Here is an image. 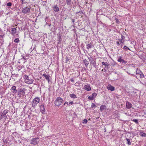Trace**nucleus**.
I'll list each match as a JSON object with an SVG mask.
<instances>
[{"label": "nucleus", "instance_id": "nucleus-17", "mask_svg": "<svg viewBox=\"0 0 146 146\" xmlns=\"http://www.w3.org/2000/svg\"><path fill=\"white\" fill-rule=\"evenodd\" d=\"M17 29L15 28H12L11 29V33L13 34L16 33L17 31Z\"/></svg>", "mask_w": 146, "mask_h": 146}, {"label": "nucleus", "instance_id": "nucleus-13", "mask_svg": "<svg viewBox=\"0 0 146 146\" xmlns=\"http://www.w3.org/2000/svg\"><path fill=\"white\" fill-rule=\"evenodd\" d=\"M126 107L128 109H130L132 107L131 104L128 102L127 101L126 103Z\"/></svg>", "mask_w": 146, "mask_h": 146}, {"label": "nucleus", "instance_id": "nucleus-9", "mask_svg": "<svg viewBox=\"0 0 146 146\" xmlns=\"http://www.w3.org/2000/svg\"><path fill=\"white\" fill-rule=\"evenodd\" d=\"M11 91L12 93L14 94H16L18 92L17 90L16 89V88L15 86H13L11 88Z\"/></svg>", "mask_w": 146, "mask_h": 146}, {"label": "nucleus", "instance_id": "nucleus-42", "mask_svg": "<svg viewBox=\"0 0 146 146\" xmlns=\"http://www.w3.org/2000/svg\"><path fill=\"white\" fill-rule=\"evenodd\" d=\"M115 19L116 20V22L117 23H119V21L118 19Z\"/></svg>", "mask_w": 146, "mask_h": 146}, {"label": "nucleus", "instance_id": "nucleus-35", "mask_svg": "<svg viewBox=\"0 0 146 146\" xmlns=\"http://www.w3.org/2000/svg\"><path fill=\"white\" fill-rule=\"evenodd\" d=\"M7 5L8 6H11L12 5V3L11 2H9L7 3Z\"/></svg>", "mask_w": 146, "mask_h": 146}, {"label": "nucleus", "instance_id": "nucleus-10", "mask_svg": "<svg viewBox=\"0 0 146 146\" xmlns=\"http://www.w3.org/2000/svg\"><path fill=\"white\" fill-rule=\"evenodd\" d=\"M52 8L54 11L56 12H58L59 11V8L56 5H54L52 7Z\"/></svg>", "mask_w": 146, "mask_h": 146}, {"label": "nucleus", "instance_id": "nucleus-36", "mask_svg": "<svg viewBox=\"0 0 146 146\" xmlns=\"http://www.w3.org/2000/svg\"><path fill=\"white\" fill-rule=\"evenodd\" d=\"M96 107L95 104L94 103H92L91 107L92 108H93Z\"/></svg>", "mask_w": 146, "mask_h": 146}, {"label": "nucleus", "instance_id": "nucleus-53", "mask_svg": "<svg viewBox=\"0 0 146 146\" xmlns=\"http://www.w3.org/2000/svg\"><path fill=\"white\" fill-rule=\"evenodd\" d=\"M80 13L79 12H76V14H78V13Z\"/></svg>", "mask_w": 146, "mask_h": 146}, {"label": "nucleus", "instance_id": "nucleus-49", "mask_svg": "<svg viewBox=\"0 0 146 146\" xmlns=\"http://www.w3.org/2000/svg\"><path fill=\"white\" fill-rule=\"evenodd\" d=\"M22 56V58H21V59H24L25 60H26V58L24 57V56Z\"/></svg>", "mask_w": 146, "mask_h": 146}, {"label": "nucleus", "instance_id": "nucleus-16", "mask_svg": "<svg viewBox=\"0 0 146 146\" xmlns=\"http://www.w3.org/2000/svg\"><path fill=\"white\" fill-rule=\"evenodd\" d=\"M106 107L104 105H102L100 108V110L101 111H103L106 110Z\"/></svg>", "mask_w": 146, "mask_h": 146}, {"label": "nucleus", "instance_id": "nucleus-18", "mask_svg": "<svg viewBox=\"0 0 146 146\" xmlns=\"http://www.w3.org/2000/svg\"><path fill=\"white\" fill-rule=\"evenodd\" d=\"M102 64L103 65L105 66V68H108V67H109L110 66V65L107 62H102Z\"/></svg>", "mask_w": 146, "mask_h": 146}, {"label": "nucleus", "instance_id": "nucleus-46", "mask_svg": "<svg viewBox=\"0 0 146 146\" xmlns=\"http://www.w3.org/2000/svg\"><path fill=\"white\" fill-rule=\"evenodd\" d=\"M79 84L77 82L74 85L76 86H78V85Z\"/></svg>", "mask_w": 146, "mask_h": 146}, {"label": "nucleus", "instance_id": "nucleus-38", "mask_svg": "<svg viewBox=\"0 0 146 146\" xmlns=\"http://www.w3.org/2000/svg\"><path fill=\"white\" fill-rule=\"evenodd\" d=\"M127 61H126L125 60H123L121 62L122 64L124 63V64H126V63H127Z\"/></svg>", "mask_w": 146, "mask_h": 146}, {"label": "nucleus", "instance_id": "nucleus-44", "mask_svg": "<svg viewBox=\"0 0 146 146\" xmlns=\"http://www.w3.org/2000/svg\"><path fill=\"white\" fill-rule=\"evenodd\" d=\"M3 35H0V39L1 40L3 39Z\"/></svg>", "mask_w": 146, "mask_h": 146}, {"label": "nucleus", "instance_id": "nucleus-24", "mask_svg": "<svg viewBox=\"0 0 146 146\" xmlns=\"http://www.w3.org/2000/svg\"><path fill=\"white\" fill-rule=\"evenodd\" d=\"M122 57L121 56H119L117 60V61L119 62H121L123 59H122Z\"/></svg>", "mask_w": 146, "mask_h": 146}, {"label": "nucleus", "instance_id": "nucleus-6", "mask_svg": "<svg viewBox=\"0 0 146 146\" xmlns=\"http://www.w3.org/2000/svg\"><path fill=\"white\" fill-rule=\"evenodd\" d=\"M88 59L89 60L90 62L91 65H93L94 67H96V62L95 60H94L93 58L91 57L88 58Z\"/></svg>", "mask_w": 146, "mask_h": 146}, {"label": "nucleus", "instance_id": "nucleus-21", "mask_svg": "<svg viewBox=\"0 0 146 146\" xmlns=\"http://www.w3.org/2000/svg\"><path fill=\"white\" fill-rule=\"evenodd\" d=\"M94 46H93L92 45L90 44H88L87 45V49H88Z\"/></svg>", "mask_w": 146, "mask_h": 146}, {"label": "nucleus", "instance_id": "nucleus-29", "mask_svg": "<svg viewBox=\"0 0 146 146\" xmlns=\"http://www.w3.org/2000/svg\"><path fill=\"white\" fill-rule=\"evenodd\" d=\"M141 73H142V72L140 70H137L136 71L137 74H139Z\"/></svg>", "mask_w": 146, "mask_h": 146}, {"label": "nucleus", "instance_id": "nucleus-60", "mask_svg": "<svg viewBox=\"0 0 146 146\" xmlns=\"http://www.w3.org/2000/svg\"><path fill=\"white\" fill-rule=\"evenodd\" d=\"M74 115H75V113H74Z\"/></svg>", "mask_w": 146, "mask_h": 146}, {"label": "nucleus", "instance_id": "nucleus-56", "mask_svg": "<svg viewBox=\"0 0 146 146\" xmlns=\"http://www.w3.org/2000/svg\"><path fill=\"white\" fill-rule=\"evenodd\" d=\"M68 60H67L66 61H68Z\"/></svg>", "mask_w": 146, "mask_h": 146}, {"label": "nucleus", "instance_id": "nucleus-58", "mask_svg": "<svg viewBox=\"0 0 146 146\" xmlns=\"http://www.w3.org/2000/svg\"><path fill=\"white\" fill-rule=\"evenodd\" d=\"M127 73H128L129 74H130V73H128V72H127Z\"/></svg>", "mask_w": 146, "mask_h": 146}, {"label": "nucleus", "instance_id": "nucleus-52", "mask_svg": "<svg viewBox=\"0 0 146 146\" xmlns=\"http://www.w3.org/2000/svg\"><path fill=\"white\" fill-rule=\"evenodd\" d=\"M71 81L72 82H74V79H73V78L71 79Z\"/></svg>", "mask_w": 146, "mask_h": 146}, {"label": "nucleus", "instance_id": "nucleus-4", "mask_svg": "<svg viewBox=\"0 0 146 146\" xmlns=\"http://www.w3.org/2000/svg\"><path fill=\"white\" fill-rule=\"evenodd\" d=\"M40 99L38 97H36L33 99L32 102V105L33 107H35L37 104L39 102Z\"/></svg>", "mask_w": 146, "mask_h": 146}, {"label": "nucleus", "instance_id": "nucleus-8", "mask_svg": "<svg viewBox=\"0 0 146 146\" xmlns=\"http://www.w3.org/2000/svg\"><path fill=\"white\" fill-rule=\"evenodd\" d=\"M22 11V12L25 14L30 13V9L27 7H26L23 8Z\"/></svg>", "mask_w": 146, "mask_h": 146}, {"label": "nucleus", "instance_id": "nucleus-2", "mask_svg": "<svg viewBox=\"0 0 146 146\" xmlns=\"http://www.w3.org/2000/svg\"><path fill=\"white\" fill-rule=\"evenodd\" d=\"M63 99L60 97H57L55 101V105L58 106H60L61 104L63 103Z\"/></svg>", "mask_w": 146, "mask_h": 146}, {"label": "nucleus", "instance_id": "nucleus-20", "mask_svg": "<svg viewBox=\"0 0 146 146\" xmlns=\"http://www.w3.org/2000/svg\"><path fill=\"white\" fill-rule=\"evenodd\" d=\"M70 96L71 98H76V95L74 94H70Z\"/></svg>", "mask_w": 146, "mask_h": 146}, {"label": "nucleus", "instance_id": "nucleus-32", "mask_svg": "<svg viewBox=\"0 0 146 146\" xmlns=\"http://www.w3.org/2000/svg\"><path fill=\"white\" fill-rule=\"evenodd\" d=\"M140 76V78H143L144 77V75L143 73H141L140 74H139Z\"/></svg>", "mask_w": 146, "mask_h": 146}, {"label": "nucleus", "instance_id": "nucleus-34", "mask_svg": "<svg viewBox=\"0 0 146 146\" xmlns=\"http://www.w3.org/2000/svg\"><path fill=\"white\" fill-rule=\"evenodd\" d=\"M123 49L125 50H126V49H128L129 50H130L129 48H128L126 46H124L123 47Z\"/></svg>", "mask_w": 146, "mask_h": 146}, {"label": "nucleus", "instance_id": "nucleus-23", "mask_svg": "<svg viewBox=\"0 0 146 146\" xmlns=\"http://www.w3.org/2000/svg\"><path fill=\"white\" fill-rule=\"evenodd\" d=\"M62 40V39L61 38V36H59L58 39V43H60Z\"/></svg>", "mask_w": 146, "mask_h": 146}, {"label": "nucleus", "instance_id": "nucleus-19", "mask_svg": "<svg viewBox=\"0 0 146 146\" xmlns=\"http://www.w3.org/2000/svg\"><path fill=\"white\" fill-rule=\"evenodd\" d=\"M40 111H42V113L45 112L44 108L43 106H40Z\"/></svg>", "mask_w": 146, "mask_h": 146}, {"label": "nucleus", "instance_id": "nucleus-1", "mask_svg": "<svg viewBox=\"0 0 146 146\" xmlns=\"http://www.w3.org/2000/svg\"><path fill=\"white\" fill-rule=\"evenodd\" d=\"M23 77L25 82L26 83L28 84H31L33 82V80L28 76L25 75Z\"/></svg>", "mask_w": 146, "mask_h": 146}, {"label": "nucleus", "instance_id": "nucleus-50", "mask_svg": "<svg viewBox=\"0 0 146 146\" xmlns=\"http://www.w3.org/2000/svg\"><path fill=\"white\" fill-rule=\"evenodd\" d=\"M79 12H80V13L81 14H83V12L82 11H79Z\"/></svg>", "mask_w": 146, "mask_h": 146}, {"label": "nucleus", "instance_id": "nucleus-45", "mask_svg": "<svg viewBox=\"0 0 146 146\" xmlns=\"http://www.w3.org/2000/svg\"><path fill=\"white\" fill-rule=\"evenodd\" d=\"M142 135V136L145 137L146 136V134L145 133H143Z\"/></svg>", "mask_w": 146, "mask_h": 146}, {"label": "nucleus", "instance_id": "nucleus-5", "mask_svg": "<svg viewBox=\"0 0 146 146\" xmlns=\"http://www.w3.org/2000/svg\"><path fill=\"white\" fill-rule=\"evenodd\" d=\"M39 142V139L38 137L33 138L31 141V144L33 145H36Z\"/></svg>", "mask_w": 146, "mask_h": 146}, {"label": "nucleus", "instance_id": "nucleus-37", "mask_svg": "<svg viewBox=\"0 0 146 146\" xmlns=\"http://www.w3.org/2000/svg\"><path fill=\"white\" fill-rule=\"evenodd\" d=\"M124 41L123 40V42H121L119 44V46H122L124 44Z\"/></svg>", "mask_w": 146, "mask_h": 146}, {"label": "nucleus", "instance_id": "nucleus-59", "mask_svg": "<svg viewBox=\"0 0 146 146\" xmlns=\"http://www.w3.org/2000/svg\"><path fill=\"white\" fill-rule=\"evenodd\" d=\"M74 115H75V113H74Z\"/></svg>", "mask_w": 146, "mask_h": 146}, {"label": "nucleus", "instance_id": "nucleus-27", "mask_svg": "<svg viewBox=\"0 0 146 146\" xmlns=\"http://www.w3.org/2000/svg\"><path fill=\"white\" fill-rule=\"evenodd\" d=\"M97 94L96 93L94 92L92 95V96L94 97V98L97 96Z\"/></svg>", "mask_w": 146, "mask_h": 146}, {"label": "nucleus", "instance_id": "nucleus-57", "mask_svg": "<svg viewBox=\"0 0 146 146\" xmlns=\"http://www.w3.org/2000/svg\"><path fill=\"white\" fill-rule=\"evenodd\" d=\"M68 60H67L66 61H68Z\"/></svg>", "mask_w": 146, "mask_h": 146}, {"label": "nucleus", "instance_id": "nucleus-25", "mask_svg": "<svg viewBox=\"0 0 146 146\" xmlns=\"http://www.w3.org/2000/svg\"><path fill=\"white\" fill-rule=\"evenodd\" d=\"M66 3L67 5H70L71 4V0H66Z\"/></svg>", "mask_w": 146, "mask_h": 146}, {"label": "nucleus", "instance_id": "nucleus-33", "mask_svg": "<svg viewBox=\"0 0 146 146\" xmlns=\"http://www.w3.org/2000/svg\"><path fill=\"white\" fill-rule=\"evenodd\" d=\"M132 121L135 122V123H138V120L137 119H133V120H132Z\"/></svg>", "mask_w": 146, "mask_h": 146}, {"label": "nucleus", "instance_id": "nucleus-55", "mask_svg": "<svg viewBox=\"0 0 146 146\" xmlns=\"http://www.w3.org/2000/svg\"><path fill=\"white\" fill-rule=\"evenodd\" d=\"M99 23H102L101 21H99Z\"/></svg>", "mask_w": 146, "mask_h": 146}, {"label": "nucleus", "instance_id": "nucleus-7", "mask_svg": "<svg viewBox=\"0 0 146 146\" xmlns=\"http://www.w3.org/2000/svg\"><path fill=\"white\" fill-rule=\"evenodd\" d=\"M8 110H4L3 111H1V112H0V118H2L8 112Z\"/></svg>", "mask_w": 146, "mask_h": 146}, {"label": "nucleus", "instance_id": "nucleus-61", "mask_svg": "<svg viewBox=\"0 0 146 146\" xmlns=\"http://www.w3.org/2000/svg\"><path fill=\"white\" fill-rule=\"evenodd\" d=\"M74 115H75V113H74Z\"/></svg>", "mask_w": 146, "mask_h": 146}, {"label": "nucleus", "instance_id": "nucleus-54", "mask_svg": "<svg viewBox=\"0 0 146 146\" xmlns=\"http://www.w3.org/2000/svg\"><path fill=\"white\" fill-rule=\"evenodd\" d=\"M21 1H22V4L23 3V2L24 1V0H21Z\"/></svg>", "mask_w": 146, "mask_h": 146}, {"label": "nucleus", "instance_id": "nucleus-15", "mask_svg": "<svg viewBox=\"0 0 146 146\" xmlns=\"http://www.w3.org/2000/svg\"><path fill=\"white\" fill-rule=\"evenodd\" d=\"M83 62L86 67H87L89 64V62L86 59L83 60Z\"/></svg>", "mask_w": 146, "mask_h": 146}, {"label": "nucleus", "instance_id": "nucleus-51", "mask_svg": "<svg viewBox=\"0 0 146 146\" xmlns=\"http://www.w3.org/2000/svg\"><path fill=\"white\" fill-rule=\"evenodd\" d=\"M119 40L120 41V42H123V41H122V40H122L121 39H120V40L119 39Z\"/></svg>", "mask_w": 146, "mask_h": 146}, {"label": "nucleus", "instance_id": "nucleus-43", "mask_svg": "<svg viewBox=\"0 0 146 146\" xmlns=\"http://www.w3.org/2000/svg\"><path fill=\"white\" fill-rule=\"evenodd\" d=\"M73 104H74V103L73 101L70 102H69V105H70V104L71 105H72Z\"/></svg>", "mask_w": 146, "mask_h": 146}, {"label": "nucleus", "instance_id": "nucleus-40", "mask_svg": "<svg viewBox=\"0 0 146 146\" xmlns=\"http://www.w3.org/2000/svg\"><path fill=\"white\" fill-rule=\"evenodd\" d=\"M121 39L123 40L125 38V37L124 36L122 35H121Z\"/></svg>", "mask_w": 146, "mask_h": 146}, {"label": "nucleus", "instance_id": "nucleus-48", "mask_svg": "<svg viewBox=\"0 0 146 146\" xmlns=\"http://www.w3.org/2000/svg\"><path fill=\"white\" fill-rule=\"evenodd\" d=\"M119 43H120L118 42H116L117 45H119Z\"/></svg>", "mask_w": 146, "mask_h": 146}, {"label": "nucleus", "instance_id": "nucleus-30", "mask_svg": "<svg viewBox=\"0 0 146 146\" xmlns=\"http://www.w3.org/2000/svg\"><path fill=\"white\" fill-rule=\"evenodd\" d=\"M3 142L5 143H7L8 141L6 139H5L4 138H3Z\"/></svg>", "mask_w": 146, "mask_h": 146}, {"label": "nucleus", "instance_id": "nucleus-47", "mask_svg": "<svg viewBox=\"0 0 146 146\" xmlns=\"http://www.w3.org/2000/svg\"><path fill=\"white\" fill-rule=\"evenodd\" d=\"M102 71H104V72H106V70L105 68H104V69L102 70Z\"/></svg>", "mask_w": 146, "mask_h": 146}, {"label": "nucleus", "instance_id": "nucleus-12", "mask_svg": "<svg viewBox=\"0 0 146 146\" xmlns=\"http://www.w3.org/2000/svg\"><path fill=\"white\" fill-rule=\"evenodd\" d=\"M84 88L85 90L88 91H90L91 89V88L89 84L85 85L84 86Z\"/></svg>", "mask_w": 146, "mask_h": 146}, {"label": "nucleus", "instance_id": "nucleus-41", "mask_svg": "<svg viewBox=\"0 0 146 146\" xmlns=\"http://www.w3.org/2000/svg\"><path fill=\"white\" fill-rule=\"evenodd\" d=\"M72 23H73V25H74V22H75V19H72Z\"/></svg>", "mask_w": 146, "mask_h": 146}, {"label": "nucleus", "instance_id": "nucleus-28", "mask_svg": "<svg viewBox=\"0 0 146 146\" xmlns=\"http://www.w3.org/2000/svg\"><path fill=\"white\" fill-rule=\"evenodd\" d=\"M88 122V121L86 119H85L83 120V121L82 122V123H85L86 124V123Z\"/></svg>", "mask_w": 146, "mask_h": 146}, {"label": "nucleus", "instance_id": "nucleus-26", "mask_svg": "<svg viewBox=\"0 0 146 146\" xmlns=\"http://www.w3.org/2000/svg\"><path fill=\"white\" fill-rule=\"evenodd\" d=\"M14 42L15 43H18L19 42V38H16L14 40Z\"/></svg>", "mask_w": 146, "mask_h": 146}, {"label": "nucleus", "instance_id": "nucleus-31", "mask_svg": "<svg viewBox=\"0 0 146 146\" xmlns=\"http://www.w3.org/2000/svg\"><path fill=\"white\" fill-rule=\"evenodd\" d=\"M88 99L89 100H93L94 98V97L92 96L91 95V96L88 97Z\"/></svg>", "mask_w": 146, "mask_h": 146}, {"label": "nucleus", "instance_id": "nucleus-39", "mask_svg": "<svg viewBox=\"0 0 146 146\" xmlns=\"http://www.w3.org/2000/svg\"><path fill=\"white\" fill-rule=\"evenodd\" d=\"M66 105H69V103L68 102H66L64 104V106H65Z\"/></svg>", "mask_w": 146, "mask_h": 146}, {"label": "nucleus", "instance_id": "nucleus-3", "mask_svg": "<svg viewBox=\"0 0 146 146\" xmlns=\"http://www.w3.org/2000/svg\"><path fill=\"white\" fill-rule=\"evenodd\" d=\"M25 90H26L24 88H21L19 89L17 92L19 96L21 97L24 96Z\"/></svg>", "mask_w": 146, "mask_h": 146}, {"label": "nucleus", "instance_id": "nucleus-22", "mask_svg": "<svg viewBox=\"0 0 146 146\" xmlns=\"http://www.w3.org/2000/svg\"><path fill=\"white\" fill-rule=\"evenodd\" d=\"M126 140L127 141V143L128 145H130L131 144V141H130V139H127V138H126Z\"/></svg>", "mask_w": 146, "mask_h": 146}, {"label": "nucleus", "instance_id": "nucleus-11", "mask_svg": "<svg viewBox=\"0 0 146 146\" xmlns=\"http://www.w3.org/2000/svg\"><path fill=\"white\" fill-rule=\"evenodd\" d=\"M107 88L108 90H110L111 91H113L115 90V88L112 86L111 85H109L107 87Z\"/></svg>", "mask_w": 146, "mask_h": 146}, {"label": "nucleus", "instance_id": "nucleus-14", "mask_svg": "<svg viewBox=\"0 0 146 146\" xmlns=\"http://www.w3.org/2000/svg\"><path fill=\"white\" fill-rule=\"evenodd\" d=\"M42 76L44 77L45 78V79L47 80L48 81V82H49V77H50V76L48 74H47V75H46V74H44L43 75H42Z\"/></svg>", "mask_w": 146, "mask_h": 146}]
</instances>
